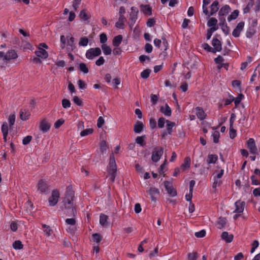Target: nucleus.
Here are the masks:
<instances>
[{"mask_svg": "<svg viewBox=\"0 0 260 260\" xmlns=\"http://www.w3.org/2000/svg\"><path fill=\"white\" fill-rule=\"evenodd\" d=\"M74 191L71 186L67 187L65 197L62 201V205L60 207L62 210L67 215L70 216H75L76 214V208L73 204Z\"/></svg>", "mask_w": 260, "mask_h": 260, "instance_id": "f257e3e1", "label": "nucleus"}, {"mask_svg": "<svg viewBox=\"0 0 260 260\" xmlns=\"http://www.w3.org/2000/svg\"><path fill=\"white\" fill-rule=\"evenodd\" d=\"M117 171V167L113 153L110 157L109 163L108 173L110 180L113 182L115 180Z\"/></svg>", "mask_w": 260, "mask_h": 260, "instance_id": "f03ea898", "label": "nucleus"}, {"mask_svg": "<svg viewBox=\"0 0 260 260\" xmlns=\"http://www.w3.org/2000/svg\"><path fill=\"white\" fill-rule=\"evenodd\" d=\"M101 50L99 47L92 48L86 51L85 56L88 59H93L101 54Z\"/></svg>", "mask_w": 260, "mask_h": 260, "instance_id": "7ed1b4c3", "label": "nucleus"}, {"mask_svg": "<svg viewBox=\"0 0 260 260\" xmlns=\"http://www.w3.org/2000/svg\"><path fill=\"white\" fill-rule=\"evenodd\" d=\"M139 11L138 9L135 7H132L131 8V12L129 14V21L130 24L129 26L132 28L136 22L138 18V14Z\"/></svg>", "mask_w": 260, "mask_h": 260, "instance_id": "20e7f679", "label": "nucleus"}, {"mask_svg": "<svg viewBox=\"0 0 260 260\" xmlns=\"http://www.w3.org/2000/svg\"><path fill=\"white\" fill-rule=\"evenodd\" d=\"M38 190L41 193H47L49 191V186L44 180H40L37 184Z\"/></svg>", "mask_w": 260, "mask_h": 260, "instance_id": "39448f33", "label": "nucleus"}, {"mask_svg": "<svg viewBox=\"0 0 260 260\" xmlns=\"http://www.w3.org/2000/svg\"><path fill=\"white\" fill-rule=\"evenodd\" d=\"M60 196V193L58 190H53L52 191L51 196L48 199L49 203L50 206H54L58 202V199Z\"/></svg>", "mask_w": 260, "mask_h": 260, "instance_id": "423d86ee", "label": "nucleus"}, {"mask_svg": "<svg viewBox=\"0 0 260 260\" xmlns=\"http://www.w3.org/2000/svg\"><path fill=\"white\" fill-rule=\"evenodd\" d=\"M162 44L161 45V41L159 39H155L154 40V44L156 47L160 48L161 51H166L168 47V43L166 39L162 38Z\"/></svg>", "mask_w": 260, "mask_h": 260, "instance_id": "0eeeda50", "label": "nucleus"}, {"mask_svg": "<svg viewBox=\"0 0 260 260\" xmlns=\"http://www.w3.org/2000/svg\"><path fill=\"white\" fill-rule=\"evenodd\" d=\"M163 152L164 150L162 147H159L158 149L157 148H155L151 156V159L152 161L154 162L158 161L160 159L162 155L163 154Z\"/></svg>", "mask_w": 260, "mask_h": 260, "instance_id": "6e6552de", "label": "nucleus"}, {"mask_svg": "<svg viewBox=\"0 0 260 260\" xmlns=\"http://www.w3.org/2000/svg\"><path fill=\"white\" fill-rule=\"evenodd\" d=\"M164 186L168 193L171 197H174L177 195V191L173 188L171 182L168 181H166L164 182Z\"/></svg>", "mask_w": 260, "mask_h": 260, "instance_id": "1a4fd4ad", "label": "nucleus"}, {"mask_svg": "<svg viewBox=\"0 0 260 260\" xmlns=\"http://www.w3.org/2000/svg\"><path fill=\"white\" fill-rule=\"evenodd\" d=\"M146 192L150 196L152 201L156 202L157 197L159 195V190L155 187H150Z\"/></svg>", "mask_w": 260, "mask_h": 260, "instance_id": "9d476101", "label": "nucleus"}, {"mask_svg": "<svg viewBox=\"0 0 260 260\" xmlns=\"http://www.w3.org/2000/svg\"><path fill=\"white\" fill-rule=\"evenodd\" d=\"M247 147L251 154H255L257 152V147L255 145V141L253 138H250L247 141Z\"/></svg>", "mask_w": 260, "mask_h": 260, "instance_id": "9b49d317", "label": "nucleus"}, {"mask_svg": "<svg viewBox=\"0 0 260 260\" xmlns=\"http://www.w3.org/2000/svg\"><path fill=\"white\" fill-rule=\"evenodd\" d=\"M51 124L46 119H43L40 122L39 128L41 131L45 133L50 128Z\"/></svg>", "mask_w": 260, "mask_h": 260, "instance_id": "f8f14e48", "label": "nucleus"}, {"mask_svg": "<svg viewBox=\"0 0 260 260\" xmlns=\"http://www.w3.org/2000/svg\"><path fill=\"white\" fill-rule=\"evenodd\" d=\"M244 26V22L243 21H241L239 22L236 28L234 29L232 32V35L235 37L237 38L240 36L241 31L243 30Z\"/></svg>", "mask_w": 260, "mask_h": 260, "instance_id": "ddd939ff", "label": "nucleus"}, {"mask_svg": "<svg viewBox=\"0 0 260 260\" xmlns=\"http://www.w3.org/2000/svg\"><path fill=\"white\" fill-rule=\"evenodd\" d=\"M166 131L163 132L162 134V138H165V136L167 135L168 134L171 135L172 132V128L175 125V122H171L168 120H166Z\"/></svg>", "mask_w": 260, "mask_h": 260, "instance_id": "4468645a", "label": "nucleus"}, {"mask_svg": "<svg viewBox=\"0 0 260 260\" xmlns=\"http://www.w3.org/2000/svg\"><path fill=\"white\" fill-rule=\"evenodd\" d=\"M18 55L16 52L13 49L9 50L6 54H5V60L7 61L10 60L11 59H15L17 58Z\"/></svg>", "mask_w": 260, "mask_h": 260, "instance_id": "2eb2a0df", "label": "nucleus"}, {"mask_svg": "<svg viewBox=\"0 0 260 260\" xmlns=\"http://www.w3.org/2000/svg\"><path fill=\"white\" fill-rule=\"evenodd\" d=\"M236 209L234 211L235 213H241L243 212L244 206L245 203L244 202H241L240 201H238L235 203Z\"/></svg>", "mask_w": 260, "mask_h": 260, "instance_id": "dca6fc26", "label": "nucleus"}, {"mask_svg": "<svg viewBox=\"0 0 260 260\" xmlns=\"http://www.w3.org/2000/svg\"><path fill=\"white\" fill-rule=\"evenodd\" d=\"M212 45L214 48V53L216 51H220L222 49L221 42L217 38H213L212 42Z\"/></svg>", "mask_w": 260, "mask_h": 260, "instance_id": "f3484780", "label": "nucleus"}, {"mask_svg": "<svg viewBox=\"0 0 260 260\" xmlns=\"http://www.w3.org/2000/svg\"><path fill=\"white\" fill-rule=\"evenodd\" d=\"M35 54L37 57H39L42 59H46L48 56V52L40 47L38 48V50L35 51Z\"/></svg>", "mask_w": 260, "mask_h": 260, "instance_id": "a211bd4d", "label": "nucleus"}, {"mask_svg": "<svg viewBox=\"0 0 260 260\" xmlns=\"http://www.w3.org/2000/svg\"><path fill=\"white\" fill-rule=\"evenodd\" d=\"M160 111L166 116H170L172 114L171 109L167 104L160 107Z\"/></svg>", "mask_w": 260, "mask_h": 260, "instance_id": "6ab92c4d", "label": "nucleus"}, {"mask_svg": "<svg viewBox=\"0 0 260 260\" xmlns=\"http://www.w3.org/2000/svg\"><path fill=\"white\" fill-rule=\"evenodd\" d=\"M140 10L146 15L150 16L152 14V9L149 5H141Z\"/></svg>", "mask_w": 260, "mask_h": 260, "instance_id": "aec40b11", "label": "nucleus"}, {"mask_svg": "<svg viewBox=\"0 0 260 260\" xmlns=\"http://www.w3.org/2000/svg\"><path fill=\"white\" fill-rule=\"evenodd\" d=\"M144 125L140 121H137L134 126V131L136 134L140 133L144 128Z\"/></svg>", "mask_w": 260, "mask_h": 260, "instance_id": "412c9836", "label": "nucleus"}, {"mask_svg": "<svg viewBox=\"0 0 260 260\" xmlns=\"http://www.w3.org/2000/svg\"><path fill=\"white\" fill-rule=\"evenodd\" d=\"M221 237L226 243H231L233 240L234 236L232 234H229L227 232H223L221 234Z\"/></svg>", "mask_w": 260, "mask_h": 260, "instance_id": "4be33fe9", "label": "nucleus"}, {"mask_svg": "<svg viewBox=\"0 0 260 260\" xmlns=\"http://www.w3.org/2000/svg\"><path fill=\"white\" fill-rule=\"evenodd\" d=\"M126 20L124 15L119 16L118 21L116 22L115 26L118 28H123L124 23Z\"/></svg>", "mask_w": 260, "mask_h": 260, "instance_id": "5701e85b", "label": "nucleus"}, {"mask_svg": "<svg viewBox=\"0 0 260 260\" xmlns=\"http://www.w3.org/2000/svg\"><path fill=\"white\" fill-rule=\"evenodd\" d=\"M190 158L189 157H186L184 160V162L181 165L180 169L182 171H185L187 169H189L190 166Z\"/></svg>", "mask_w": 260, "mask_h": 260, "instance_id": "b1692460", "label": "nucleus"}, {"mask_svg": "<svg viewBox=\"0 0 260 260\" xmlns=\"http://www.w3.org/2000/svg\"><path fill=\"white\" fill-rule=\"evenodd\" d=\"M108 219L109 217L107 215L104 214H101L100 216V223L103 226H106L109 224V222L108 221Z\"/></svg>", "mask_w": 260, "mask_h": 260, "instance_id": "393cba45", "label": "nucleus"}, {"mask_svg": "<svg viewBox=\"0 0 260 260\" xmlns=\"http://www.w3.org/2000/svg\"><path fill=\"white\" fill-rule=\"evenodd\" d=\"M197 111V116L199 119L202 120H204L206 118V114L203 109L201 107H197L196 108Z\"/></svg>", "mask_w": 260, "mask_h": 260, "instance_id": "a878e982", "label": "nucleus"}, {"mask_svg": "<svg viewBox=\"0 0 260 260\" xmlns=\"http://www.w3.org/2000/svg\"><path fill=\"white\" fill-rule=\"evenodd\" d=\"M231 10L230 7L228 5L223 6L219 10L218 14L219 17L226 15Z\"/></svg>", "mask_w": 260, "mask_h": 260, "instance_id": "bb28decb", "label": "nucleus"}, {"mask_svg": "<svg viewBox=\"0 0 260 260\" xmlns=\"http://www.w3.org/2000/svg\"><path fill=\"white\" fill-rule=\"evenodd\" d=\"M218 5L219 3L217 1H215L213 2V3L210 6V15L212 16L214 14H215L218 10Z\"/></svg>", "mask_w": 260, "mask_h": 260, "instance_id": "cd10ccee", "label": "nucleus"}, {"mask_svg": "<svg viewBox=\"0 0 260 260\" xmlns=\"http://www.w3.org/2000/svg\"><path fill=\"white\" fill-rule=\"evenodd\" d=\"M122 36L121 35H119L115 37L112 41V44L115 47H119L122 41Z\"/></svg>", "mask_w": 260, "mask_h": 260, "instance_id": "c85d7f7f", "label": "nucleus"}, {"mask_svg": "<svg viewBox=\"0 0 260 260\" xmlns=\"http://www.w3.org/2000/svg\"><path fill=\"white\" fill-rule=\"evenodd\" d=\"M146 135H143L142 136H138L136 138L135 142L136 143L139 144L141 146H144L145 145V139Z\"/></svg>", "mask_w": 260, "mask_h": 260, "instance_id": "c756f323", "label": "nucleus"}, {"mask_svg": "<svg viewBox=\"0 0 260 260\" xmlns=\"http://www.w3.org/2000/svg\"><path fill=\"white\" fill-rule=\"evenodd\" d=\"M217 23V20L213 17H212L209 19L207 22V25L211 28H218L216 26Z\"/></svg>", "mask_w": 260, "mask_h": 260, "instance_id": "7c9ffc66", "label": "nucleus"}, {"mask_svg": "<svg viewBox=\"0 0 260 260\" xmlns=\"http://www.w3.org/2000/svg\"><path fill=\"white\" fill-rule=\"evenodd\" d=\"M80 17L81 19L86 21L90 18V15L86 12L85 9H83L80 13Z\"/></svg>", "mask_w": 260, "mask_h": 260, "instance_id": "2f4dec72", "label": "nucleus"}, {"mask_svg": "<svg viewBox=\"0 0 260 260\" xmlns=\"http://www.w3.org/2000/svg\"><path fill=\"white\" fill-rule=\"evenodd\" d=\"M101 48L105 55H108L111 54L112 50L107 44H103Z\"/></svg>", "mask_w": 260, "mask_h": 260, "instance_id": "473e14b6", "label": "nucleus"}, {"mask_svg": "<svg viewBox=\"0 0 260 260\" xmlns=\"http://www.w3.org/2000/svg\"><path fill=\"white\" fill-rule=\"evenodd\" d=\"M30 116V113L29 112L24 111H20V118L22 120H26L28 119Z\"/></svg>", "mask_w": 260, "mask_h": 260, "instance_id": "72a5a7b5", "label": "nucleus"}, {"mask_svg": "<svg viewBox=\"0 0 260 260\" xmlns=\"http://www.w3.org/2000/svg\"><path fill=\"white\" fill-rule=\"evenodd\" d=\"M226 221H227V220H226V218L220 217L218 218V221H217V223L219 225L218 226V228H219L220 229L223 228L224 226V225L226 224Z\"/></svg>", "mask_w": 260, "mask_h": 260, "instance_id": "f704fd0d", "label": "nucleus"}, {"mask_svg": "<svg viewBox=\"0 0 260 260\" xmlns=\"http://www.w3.org/2000/svg\"><path fill=\"white\" fill-rule=\"evenodd\" d=\"M217 156L215 154H209L208 156L207 162L209 164H215L217 160Z\"/></svg>", "mask_w": 260, "mask_h": 260, "instance_id": "c9c22d12", "label": "nucleus"}, {"mask_svg": "<svg viewBox=\"0 0 260 260\" xmlns=\"http://www.w3.org/2000/svg\"><path fill=\"white\" fill-rule=\"evenodd\" d=\"M239 15V11L237 10H234L228 17V20L229 21H231L232 20L235 19L237 18Z\"/></svg>", "mask_w": 260, "mask_h": 260, "instance_id": "e433bc0d", "label": "nucleus"}, {"mask_svg": "<svg viewBox=\"0 0 260 260\" xmlns=\"http://www.w3.org/2000/svg\"><path fill=\"white\" fill-rule=\"evenodd\" d=\"M89 40L86 37H81L80 39L79 45L80 46H86L88 45Z\"/></svg>", "mask_w": 260, "mask_h": 260, "instance_id": "4c0bfd02", "label": "nucleus"}, {"mask_svg": "<svg viewBox=\"0 0 260 260\" xmlns=\"http://www.w3.org/2000/svg\"><path fill=\"white\" fill-rule=\"evenodd\" d=\"M13 247L15 249H22L23 247V245L21 242L19 240L15 241L13 244Z\"/></svg>", "mask_w": 260, "mask_h": 260, "instance_id": "58836bf2", "label": "nucleus"}, {"mask_svg": "<svg viewBox=\"0 0 260 260\" xmlns=\"http://www.w3.org/2000/svg\"><path fill=\"white\" fill-rule=\"evenodd\" d=\"M255 33V30L253 28V27H250L247 30L246 33V36L247 38H251Z\"/></svg>", "mask_w": 260, "mask_h": 260, "instance_id": "ea45409f", "label": "nucleus"}, {"mask_svg": "<svg viewBox=\"0 0 260 260\" xmlns=\"http://www.w3.org/2000/svg\"><path fill=\"white\" fill-rule=\"evenodd\" d=\"M93 132V129L92 128H87L83 131H82L80 133V136L81 137H85L88 135L91 134Z\"/></svg>", "mask_w": 260, "mask_h": 260, "instance_id": "a19ab883", "label": "nucleus"}, {"mask_svg": "<svg viewBox=\"0 0 260 260\" xmlns=\"http://www.w3.org/2000/svg\"><path fill=\"white\" fill-rule=\"evenodd\" d=\"M61 104L63 108L65 109L70 108L71 105L70 101L67 99H63L62 100Z\"/></svg>", "mask_w": 260, "mask_h": 260, "instance_id": "79ce46f5", "label": "nucleus"}, {"mask_svg": "<svg viewBox=\"0 0 260 260\" xmlns=\"http://www.w3.org/2000/svg\"><path fill=\"white\" fill-rule=\"evenodd\" d=\"M79 70L84 74L88 72V69L85 63L82 62L79 64Z\"/></svg>", "mask_w": 260, "mask_h": 260, "instance_id": "37998d69", "label": "nucleus"}, {"mask_svg": "<svg viewBox=\"0 0 260 260\" xmlns=\"http://www.w3.org/2000/svg\"><path fill=\"white\" fill-rule=\"evenodd\" d=\"M75 39L74 37H71L70 38L69 40H68L67 44L68 45L71 47L72 50H73L74 48H75V44H74Z\"/></svg>", "mask_w": 260, "mask_h": 260, "instance_id": "c03bdc74", "label": "nucleus"}, {"mask_svg": "<svg viewBox=\"0 0 260 260\" xmlns=\"http://www.w3.org/2000/svg\"><path fill=\"white\" fill-rule=\"evenodd\" d=\"M150 72L151 70L150 69H146L141 73V76L143 79H147L149 76Z\"/></svg>", "mask_w": 260, "mask_h": 260, "instance_id": "a18cd8bd", "label": "nucleus"}, {"mask_svg": "<svg viewBox=\"0 0 260 260\" xmlns=\"http://www.w3.org/2000/svg\"><path fill=\"white\" fill-rule=\"evenodd\" d=\"M92 239L94 242L100 243L102 239V236L100 234H94L92 235Z\"/></svg>", "mask_w": 260, "mask_h": 260, "instance_id": "49530a36", "label": "nucleus"}, {"mask_svg": "<svg viewBox=\"0 0 260 260\" xmlns=\"http://www.w3.org/2000/svg\"><path fill=\"white\" fill-rule=\"evenodd\" d=\"M187 257L188 260H196L198 258V253L197 252L189 253L187 254Z\"/></svg>", "mask_w": 260, "mask_h": 260, "instance_id": "de8ad7c7", "label": "nucleus"}, {"mask_svg": "<svg viewBox=\"0 0 260 260\" xmlns=\"http://www.w3.org/2000/svg\"><path fill=\"white\" fill-rule=\"evenodd\" d=\"M218 28H210L209 29L206 35L207 39L209 40L211 38L213 32L217 30Z\"/></svg>", "mask_w": 260, "mask_h": 260, "instance_id": "09e8293b", "label": "nucleus"}, {"mask_svg": "<svg viewBox=\"0 0 260 260\" xmlns=\"http://www.w3.org/2000/svg\"><path fill=\"white\" fill-rule=\"evenodd\" d=\"M213 137V142L215 143H217L219 141V138L220 137L219 133L217 131H215L212 135Z\"/></svg>", "mask_w": 260, "mask_h": 260, "instance_id": "8fccbe9b", "label": "nucleus"}, {"mask_svg": "<svg viewBox=\"0 0 260 260\" xmlns=\"http://www.w3.org/2000/svg\"><path fill=\"white\" fill-rule=\"evenodd\" d=\"M74 102L79 106H83V102L77 96H75L73 98Z\"/></svg>", "mask_w": 260, "mask_h": 260, "instance_id": "3c124183", "label": "nucleus"}, {"mask_svg": "<svg viewBox=\"0 0 260 260\" xmlns=\"http://www.w3.org/2000/svg\"><path fill=\"white\" fill-rule=\"evenodd\" d=\"M236 136V131L233 128V126H230V137L234 139Z\"/></svg>", "mask_w": 260, "mask_h": 260, "instance_id": "603ef678", "label": "nucleus"}, {"mask_svg": "<svg viewBox=\"0 0 260 260\" xmlns=\"http://www.w3.org/2000/svg\"><path fill=\"white\" fill-rule=\"evenodd\" d=\"M165 122H166V120H165V118H159L158 120V126L159 128L164 127Z\"/></svg>", "mask_w": 260, "mask_h": 260, "instance_id": "864d4df0", "label": "nucleus"}, {"mask_svg": "<svg viewBox=\"0 0 260 260\" xmlns=\"http://www.w3.org/2000/svg\"><path fill=\"white\" fill-rule=\"evenodd\" d=\"M8 120L10 124V126L11 127L15 123V115L11 114L8 118Z\"/></svg>", "mask_w": 260, "mask_h": 260, "instance_id": "5fc2aeb1", "label": "nucleus"}, {"mask_svg": "<svg viewBox=\"0 0 260 260\" xmlns=\"http://www.w3.org/2000/svg\"><path fill=\"white\" fill-rule=\"evenodd\" d=\"M2 131L3 134H8V125L7 122H4L2 126Z\"/></svg>", "mask_w": 260, "mask_h": 260, "instance_id": "6e6d98bb", "label": "nucleus"}, {"mask_svg": "<svg viewBox=\"0 0 260 260\" xmlns=\"http://www.w3.org/2000/svg\"><path fill=\"white\" fill-rule=\"evenodd\" d=\"M213 180L214 182L212 185L213 188H215L216 187L219 186L221 184V181L219 180V179L213 177Z\"/></svg>", "mask_w": 260, "mask_h": 260, "instance_id": "4d7b16f0", "label": "nucleus"}, {"mask_svg": "<svg viewBox=\"0 0 260 260\" xmlns=\"http://www.w3.org/2000/svg\"><path fill=\"white\" fill-rule=\"evenodd\" d=\"M32 137L31 136H27L23 138L22 143L24 145H27L30 143Z\"/></svg>", "mask_w": 260, "mask_h": 260, "instance_id": "13d9d810", "label": "nucleus"}, {"mask_svg": "<svg viewBox=\"0 0 260 260\" xmlns=\"http://www.w3.org/2000/svg\"><path fill=\"white\" fill-rule=\"evenodd\" d=\"M107 149V145L106 141H103L100 144V150L103 153Z\"/></svg>", "mask_w": 260, "mask_h": 260, "instance_id": "bf43d9fd", "label": "nucleus"}, {"mask_svg": "<svg viewBox=\"0 0 260 260\" xmlns=\"http://www.w3.org/2000/svg\"><path fill=\"white\" fill-rule=\"evenodd\" d=\"M81 2V0H74L73 2V7L75 11H76L79 7V5Z\"/></svg>", "mask_w": 260, "mask_h": 260, "instance_id": "052dcab7", "label": "nucleus"}, {"mask_svg": "<svg viewBox=\"0 0 260 260\" xmlns=\"http://www.w3.org/2000/svg\"><path fill=\"white\" fill-rule=\"evenodd\" d=\"M243 98V95L242 94H240L238 97H237L234 100V103L235 106L237 107L240 103L241 100Z\"/></svg>", "mask_w": 260, "mask_h": 260, "instance_id": "680f3d73", "label": "nucleus"}, {"mask_svg": "<svg viewBox=\"0 0 260 260\" xmlns=\"http://www.w3.org/2000/svg\"><path fill=\"white\" fill-rule=\"evenodd\" d=\"M221 27L222 30L226 35L229 34L230 31V27L227 25L226 24H225V25L221 26Z\"/></svg>", "mask_w": 260, "mask_h": 260, "instance_id": "e2e57ef3", "label": "nucleus"}, {"mask_svg": "<svg viewBox=\"0 0 260 260\" xmlns=\"http://www.w3.org/2000/svg\"><path fill=\"white\" fill-rule=\"evenodd\" d=\"M151 98V102L153 104V105H155L158 101V97L157 95L151 94L150 95Z\"/></svg>", "mask_w": 260, "mask_h": 260, "instance_id": "0e129e2a", "label": "nucleus"}, {"mask_svg": "<svg viewBox=\"0 0 260 260\" xmlns=\"http://www.w3.org/2000/svg\"><path fill=\"white\" fill-rule=\"evenodd\" d=\"M66 223L69 225L74 226L76 224V221L74 218H67L66 219Z\"/></svg>", "mask_w": 260, "mask_h": 260, "instance_id": "69168bd1", "label": "nucleus"}, {"mask_svg": "<svg viewBox=\"0 0 260 260\" xmlns=\"http://www.w3.org/2000/svg\"><path fill=\"white\" fill-rule=\"evenodd\" d=\"M64 122L63 119H59L57 120L54 123V127L56 128H59Z\"/></svg>", "mask_w": 260, "mask_h": 260, "instance_id": "338daca9", "label": "nucleus"}, {"mask_svg": "<svg viewBox=\"0 0 260 260\" xmlns=\"http://www.w3.org/2000/svg\"><path fill=\"white\" fill-rule=\"evenodd\" d=\"M206 235V231L204 230H202L200 232H196L195 233V236L197 238H202L204 237Z\"/></svg>", "mask_w": 260, "mask_h": 260, "instance_id": "774afa93", "label": "nucleus"}]
</instances>
